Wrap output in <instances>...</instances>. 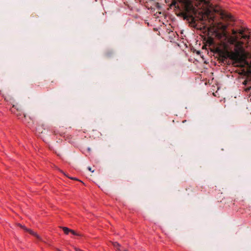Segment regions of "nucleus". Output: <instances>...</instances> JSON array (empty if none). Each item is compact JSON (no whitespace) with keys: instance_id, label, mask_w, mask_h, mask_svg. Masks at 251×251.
Instances as JSON below:
<instances>
[{"instance_id":"nucleus-1","label":"nucleus","mask_w":251,"mask_h":251,"mask_svg":"<svg viewBox=\"0 0 251 251\" xmlns=\"http://www.w3.org/2000/svg\"><path fill=\"white\" fill-rule=\"evenodd\" d=\"M36 134L41 138L45 142H48L50 140H55L57 138L58 135L63 136L65 140L70 142L72 139L71 135L68 133V131L57 132L53 129L46 127L44 126H38L36 130Z\"/></svg>"},{"instance_id":"nucleus-2","label":"nucleus","mask_w":251,"mask_h":251,"mask_svg":"<svg viewBox=\"0 0 251 251\" xmlns=\"http://www.w3.org/2000/svg\"><path fill=\"white\" fill-rule=\"evenodd\" d=\"M3 97L5 101L12 105V107L10 108L11 112L15 114L18 118L21 119L24 123L26 124L25 120L26 115L23 113L21 106L15 101L12 95L6 92L3 95Z\"/></svg>"},{"instance_id":"nucleus-3","label":"nucleus","mask_w":251,"mask_h":251,"mask_svg":"<svg viewBox=\"0 0 251 251\" xmlns=\"http://www.w3.org/2000/svg\"><path fill=\"white\" fill-rule=\"evenodd\" d=\"M20 226L22 227L24 230L29 232L31 234H32L34 236H36L37 238H38V239L40 238V237L38 235V234L36 233L33 231L32 230H31L30 229H27L25 226H23L22 225H20Z\"/></svg>"},{"instance_id":"nucleus-4","label":"nucleus","mask_w":251,"mask_h":251,"mask_svg":"<svg viewBox=\"0 0 251 251\" xmlns=\"http://www.w3.org/2000/svg\"><path fill=\"white\" fill-rule=\"evenodd\" d=\"M113 245L116 251H123L121 250V245L118 242H113Z\"/></svg>"},{"instance_id":"nucleus-5","label":"nucleus","mask_w":251,"mask_h":251,"mask_svg":"<svg viewBox=\"0 0 251 251\" xmlns=\"http://www.w3.org/2000/svg\"><path fill=\"white\" fill-rule=\"evenodd\" d=\"M62 228L64 233L67 235H68L71 232V229L67 227H62Z\"/></svg>"},{"instance_id":"nucleus-6","label":"nucleus","mask_w":251,"mask_h":251,"mask_svg":"<svg viewBox=\"0 0 251 251\" xmlns=\"http://www.w3.org/2000/svg\"><path fill=\"white\" fill-rule=\"evenodd\" d=\"M206 43L209 45H211L213 44V40L212 38H208V39L206 41Z\"/></svg>"},{"instance_id":"nucleus-7","label":"nucleus","mask_w":251,"mask_h":251,"mask_svg":"<svg viewBox=\"0 0 251 251\" xmlns=\"http://www.w3.org/2000/svg\"><path fill=\"white\" fill-rule=\"evenodd\" d=\"M70 233H72L74 235L79 236V235L78 234H77L75 230H72V229L71 230Z\"/></svg>"},{"instance_id":"nucleus-8","label":"nucleus","mask_w":251,"mask_h":251,"mask_svg":"<svg viewBox=\"0 0 251 251\" xmlns=\"http://www.w3.org/2000/svg\"><path fill=\"white\" fill-rule=\"evenodd\" d=\"M88 170H89V171H90V172H92V173H93V172H94V170H92V168H91V167H89L88 168Z\"/></svg>"},{"instance_id":"nucleus-9","label":"nucleus","mask_w":251,"mask_h":251,"mask_svg":"<svg viewBox=\"0 0 251 251\" xmlns=\"http://www.w3.org/2000/svg\"><path fill=\"white\" fill-rule=\"evenodd\" d=\"M84 133V132H82V131H79V133L80 135H81V134H82V133Z\"/></svg>"},{"instance_id":"nucleus-10","label":"nucleus","mask_w":251,"mask_h":251,"mask_svg":"<svg viewBox=\"0 0 251 251\" xmlns=\"http://www.w3.org/2000/svg\"><path fill=\"white\" fill-rule=\"evenodd\" d=\"M76 251H82L81 250H80L79 249H76Z\"/></svg>"},{"instance_id":"nucleus-11","label":"nucleus","mask_w":251,"mask_h":251,"mask_svg":"<svg viewBox=\"0 0 251 251\" xmlns=\"http://www.w3.org/2000/svg\"><path fill=\"white\" fill-rule=\"evenodd\" d=\"M71 179H74V180H77V179H76V178H74V177H71Z\"/></svg>"},{"instance_id":"nucleus-12","label":"nucleus","mask_w":251,"mask_h":251,"mask_svg":"<svg viewBox=\"0 0 251 251\" xmlns=\"http://www.w3.org/2000/svg\"><path fill=\"white\" fill-rule=\"evenodd\" d=\"M126 251V250H124V251Z\"/></svg>"}]
</instances>
